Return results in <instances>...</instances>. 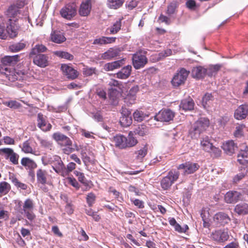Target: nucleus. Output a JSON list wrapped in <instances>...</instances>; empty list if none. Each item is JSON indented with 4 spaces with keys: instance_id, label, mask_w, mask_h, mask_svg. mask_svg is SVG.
Listing matches in <instances>:
<instances>
[{
    "instance_id": "nucleus-42",
    "label": "nucleus",
    "mask_w": 248,
    "mask_h": 248,
    "mask_svg": "<svg viewBox=\"0 0 248 248\" xmlns=\"http://www.w3.org/2000/svg\"><path fill=\"white\" fill-rule=\"evenodd\" d=\"M54 54L61 58H63L69 61H72L74 58L73 55L66 51H56L54 52Z\"/></svg>"
},
{
    "instance_id": "nucleus-61",
    "label": "nucleus",
    "mask_w": 248,
    "mask_h": 248,
    "mask_svg": "<svg viewBox=\"0 0 248 248\" xmlns=\"http://www.w3.org/2000/svg\"><path fill=\"white\" fill-rule=\"evenodd\" d=\"M81 158L83 162L84 163L85 165H87L88 163H92L93 161L91 160V158L87 155L85 152L81 153Z\"/></svg>"
},
{
    "instance_id": "nucleus-17",
    "label": "nucleus",
    "mask_w": 248,
    "mask_h": 248,
    "mask_svg": "<svg viewBox=\"0 0 248 248\" xmlns=\"http://www.w3.org/2000/svg\"><path fill=\"white\" fill-rule=\"evenodd\" d=\"M248 114V105L243 104L239 106L235 110L234 118L239 120H243L247 117Z\"/></svg>"
},
{
    "instance_id": "nucleus-41",
    "label": "nucleus",
    "mask_w": 248,
    "mask_h": 248,
    "mask_svg": "<svg viewBox=\"0 0 248 248\" xmlns=\"http://www.w3.org/2000/svg\"><path fill=\"white\" fill-rule=\"evenodd\" d=\"M20 14V10L15 5H10L6 11V15L9 17H15Z\"/></svg>"
},
{
    "instance_id": "nucleus-36",
    "label": "nucleus",
    "mask_w": 248,
    "mask_h": 248,
    "mask_svg": "<svg viewBox=\"0 0 248 248\" xmlns=\"http://www.w3.org/2000/svg\"><path fill=\"white\" fill-rule=\"evenodd\" d=\"M235 211L239 215H245L248 213V204L242 203L237 204L234 209Z\"/></svg>"
},
{
    "instance_id": "nucleus-64",
    "label": "nucleus",
    "mask_w": 248,
    "mask_h": 248,
    "mask_svg": "<svg viewBox=\"0 0 248 248\" xmlns=\"http://www.w3.org/2000/svg\"><path fill=\"white\" fill-rule=\"evenodd\" d=\"M64 211L69 215L73 214L74 209L71 203L66 202V204L64 206Z\"/></svg>"
},
{
    "instance_id": "nucleus-31",
    "label": "nucleus",
    "mask_w": 248,
    "mask_h": 248,
    "mask_svg": "<svg viewBox=\"0 0 248 248\" xmlns=\"http://www.w3.org/2000/svg\"><path fill=\"white\" fill-rule=\"evenodd\" d=\"M237 161L240 164H246L248 163V147L245 146L244 149H241L240 153L237 155Z\"/></svg>"
},
{
    "instance_id": "nucleus-24",
    "label": "nucleus",
    "mask_w": 248,
    "mask_h": 248,
    "mask_svg": "<svg viewBox=\"0 0 248 248\" xmlns=\"http://www.w3.org/2000/svg\"><path fill=\"white\" fill-rule=\"evenodd\" d=\"M212 238L218 242H223L228 240L229 236L226 232L221 230H218L213 232L212 234Z\"/></svg>"
},
{
    "instance_id": "nucleus-53",
    "label": "nucleus",
    "mask_w": 248,
    "mask_h": 248,
    "mask_svg": "<svg viewBox=\"0 0 248 248\" xmlns=\"http://www.w3.org/2000/svg\"><path fill=\"white\" fill-rule=\"evenodd\" d=\"M220 68V66L217 64L212 66L207 69V75L209 77H212L214 75L216 74Z\"/></svg>"
},
{
    "instance_id": "nucleus-39",
    "label": "nucleus",
    "mask_w": 248,
    "mask_h": 248,
    "mask_svg": "<svg viewBox=\"0 0 248 248\" xmlns=\"http://www.w3.org/2000/svg\"><path fill=\"white\" fill-rule=\"evenodd\" d=\"M201 144L203 149L206 152L211 151V148L212 147V143L210 141V139L208 136H205L202 139L201 141Z\"/></svg>"
},
{
    "instance_id": "nucleus-20",
    "label": "nucleus",
    "mask_w": 248,
    "mask_h": 248,
    "mask_svg": "<svg viewBox=\"0 0 248 248\" xmlns=\"http://www.w3.org/2000/svg\"><path fill=\"white\" fill-rule=\"evenodd\" d=\"M225 202H238L242 200V195L238 191H229L224 195Z\"/></svg>"
},
{
    "instance_id": "nucleus-28",
    "label": "nucleus",
    "mask_w": 248,
    "mask_h": 248,
    "mask_svg": "<svg viewBox=\"0 0 248 248\" xmlns=\"http://www.w3.org/2000/svg\"><path fill=\"white\" fill-rule=\"evenodd\" d=\"M47 172L41 169H39L36 172L37 182L38 184L45 185L47 183Z\"/></svg>"
},
{
    "instance_id": "nucleus-51",
    "label": "nucleus",
    "mask_w": 248,
    "mask_h": 248,
    "mask_svg": "<svg viewBox=\"0 0 248 248\" xmlns=\"http://www.w3.org/2000/svg\"><path fill=\"white\" fill-rule=\"evenodd\" d=\"M192 193V188H185L183 192V201L187 202L189 201L191 199V195Z\"/></svg>"
},
{
    "instance_id": "nucleus-33",
    "label": "nucleus",
    "mask_w": 248,
    "mask_h": 248,
    "mask_svg": "<svg viewBox=\"0 0 248 248\" xmlns=\"http://www.w3.org/2000/svg\"><path fill=\"white\" fill-rule=\"evenodd\" d=\"M149 127L144 124H141L136 127L133 131L135 135L144 136L148 133Z\"/></svg>"
},
{
    "instance_id": "nucleus-10",
    "label": "nucleus",
    "mask_w": 248,
    "mask_h": 248,
    "mask_svg": "<svg viewBox=\"0 0 248 248\" xmlns=\"http://www.w3.org/2000/svg\"><path fill=\"white\" fill-rule=\"evenodd\" d=\"M133 65L136 69L143 67L147 63L148 60L145 55L134 54L132 57Z\"/></svg>"
},
{
    "instance_id": "nucleus-58",
    "label": "nucleus",
    "mask_w": 248,
    "mask_h": 248,
    "mask_svg": "<svg viewBox=\"0 0 248 248\" xmlns=\"http://www.w3.org/2000/svg\"><path fill=\"white\" fill-rule=\"evenodd\" d=\"M19 157V155L16 153H15L14 151L11 154L10 157L9 158V160L14 165H17L18 164V159Z\"/></svg>"
},
{
    "instance_id": "nucleus-62",
    "label": "nucleus",
    "mask_w": 248,
    "mask_h": 248,
    "mask_svg": "<svg viewBox=\"0 0 248 248\" xmlns=\"http://www.w3.org/2000/svg\"><path fill=\"white\" fill-rule=\"evenodd\" d=\"M223 248H240L239 242L235 240L234 241L228 244Z\"/></svg>"
},
{
    "instance_id": "nucleus-12",
    "label": "nucleus",
    "mask_w": 248,
    "mask_h": 248,
    "mask_svg": "<svg viewBox=\"0 0 248 248\" xmlns=\"http://www.w3.org/2000/svg\"><path fill=\"white\" fill-rule=\"evenodd\" d=\"M52 137L61 146L72 145V141L70 138L60 132L54 133Z\"/></svg>"
},
{
    "instance_id": "nucleus-57",
    "label": "nucleus",
    "mask_w": 248,
    "mask_h": 248,
    "mask_svg": "<svg viewBox=\"0 0 248 248\" xmlns=\"http://www.w3.org/2000/svg\"><path fill=\"white\" fill-rule=\"evenodd\" d=\"M211 153V155L213 157H218L221 155V151L218 148L213 145L211 148V151L209 152Z\"/></svg>"
},
{
    "instance_id": "nucleus-4",
    "label": "nucleus",
    "mask_w": 248,
    "mask_h": 248,
    "mask_svg": "<svg viewBox=\"0 0 248 248\" xmlns=\"http://www.w3.org/2000/svg\"><path fill=\"white\" fill-rule=\"evenodd\" d=\"M189 72L184 68H182L180 70L174 75L171 79V83L172 86L174 88H177L182 85H184L189 75Z\"/></svg>"
},
{
    "instance_id": "nucleus-14",
    "label": "nucleus",
    "mask_w": 248,
    "mask_h": 248,
    "mask_svg": "<svg viewBox=\"0 0 248 248\" xmlns=\"http://www.w3.org/2000/svg\"><path fill=\"white\" fill-rule=\"evenodd\" d=\"M122 116L120 118V124L123 127H127L132 123L131 112L126 108H122Z\"/></svg>"
},
{
    "instance_id": "nucleus-26",
    "label": "nucleus",
    "mask_w": 248,
    "mask_h": 248,
    "mask_svg": "<svg viewBox=\"0 0 248 248\" xmlns=\"http://www.w3.org/2000/svg\"><path fill=\"white\" fill-rule=\"evenodd\" d=\"M20 60V55L5 56L1 60V62L4 65H14Z\"/></svg>"
},
{
    "instance_id": "nucleus-49",
    "label": "nucleus",
    "mask_w": 248,
    "mask_h": 248,
    "mask_svg": "<svg viewBox=\"0 0 248 248\" xmlns=\"http://www.w3.org/2000/svg\"><path fill=\"white\" fill-rule=\"evenodd\" d=\"M96 70L95 68L86 66L83 68L82 72L85 77H89L96 74Z\"/></svg>"
},
{
    "instance_id": "nucleus-2",
    "label": "nucleus",
    "mask_w": 248,
    "mask_h": 248,
    "mask_svg": "<svg viewBox=\"0 0 248 248\" xmlns=\"http://www.w3.org/2000/svg\"><path fill=\"white\" fill-rule=\"evenodd\" d=\"M134 133L130 131L127 137L122 135H117L114 137L115 146L120 149H125L135 146L138 143L137 140L133 137Z\"/></svg>"
},
{
    "instance_id": "nucleus-21",
    "label": "nucleus",
    "mask_w": 248,
    "mask_h": 248,
    "mask_svg": "<svg viewBox=\"0 0 248 248\" xmlns=\"http://www.w3.org/2000/svg\"><path fill=\"white\" fill-rule=\"evenodd\" d=\"M9 22L6 29L7 35H9L11 38L15 37L18 34V26L16 23V21L13 22L11 19H9Z\"/></svg>"
},
{
    "instance_id": "nucleus-34",
    "label": "nucleus",
    "mask_w": 248,
    "mask_h": 248,
    "mask_svg": "<svg viewBox=\"0 0 248 248\" xmlns=\"http://www.w3.org/2000/svg\"><path fill=\"white\" fill-rule=\"evenodd\" d=\"M21 164L24 167H28V169H35L37 167V164L33 160L26 157L21 159Z\"/></svg>"
},
{
    "instance_id": "nucleus-50",
    "label": "nucleus",
    "mask_w": 248,
    "mask_h": 248,
    "mask_svg": "<svg viewBox=\"0 0 248 248\" xmlns=\"http://www.w3.org/2000/svg\"><path fill=\"white\" fill-rule=\"evenodd\" d=\"M14 150L10 148H3L0 149V155H4L6 159H9Z\"/></svg>"
},
{
    "instance_id": "nucleus-59",
    "label": "nucleus",
    "mask_w": 248,
    "mask_h": 248,
    "mask_svg": "<svg viewBox=\"0 0 248 248\" xmlns=\"http://www.w3.org/2000/svg\"><path fill=\"white\" fill-rule=\"evenodd\" d=\"M67 179L69 184L72 186L77 189H78L79 188L80 186L75 178L73 177H69L67 178Z\"/></svg>"
},
{
    "instance_id": "nucleus-15",
    "label": "nucleus",
    "mask_w": 248,
    "mask_h": 248,
    "mask_svg": "<svg viewBox=\"0 0 248 248\" xmlns=\"http://www.w3.org/2000/svg\"><path fill=\"white\" fill-rule=\"evenodd\" d=\"M121 50L118 47L109 48L107 51L101 55V59L106 60H111L118 56Z\"/></svg>"
},
{
    "instance_id": "nucleus-47",
    "label": "nucleus",
    "mask_w": 248,
    "mask_h": 248,
    "mask_svg": "<svg viewBox=\"0 0 248 248\" xmlns=\"http://www.w3.org/2000/svg\"><path fill=\"white\" fill-rule=\"evenodd\" d=\"M133 116L134 120L139 122L142 121L145 119L146 117L148 116L142 111L138 110H137L134 112Z\"/></svg>"
},
{
    "instance_id": "nucleus-56",
    "label": "nucleus",
    "mask_w": 248,
    "mask_h": 248,
    "mask_svg": "<svg viewBox=\"0 0 248 248\" xmlns=\"http://www.w3.org/2000/svg\"><path fill=\"white\" fill-rule=\"evenodd\" d=\"M76 167V165L74 162H70L69 163L66 167H64V170H65V174H64V177L67 176L69 175V173L72 171Z\"/></svg>"
},
{
    "instance_id": "nucleus-9",
    "label": "nucleus",
    "mask_w": 248,
    "mask_h": 248,
    "mask_svg": "<svg viewBox=\"0 0 248 248\" xmlns=\"http://www.w3.org/2000/svg\"><path fill=\"white\" fill-rule=\"evenodd\" d=\"M61 69L63 74L65 75L67 78L70 79H75L77 78L79 73L72 66L66 64H62L61 66Z\"/></svg>"
},
{
    "instance_id": "nucleus-23",
    "label": "nucleus",
    "mask_w": 248,
    "mask_h": 248,
    "mask_svg": "<svg viewBox=\"0 0 248 248\" xmlns=\"http://www.w3.org/2000/svg\"><path fill=\"white\" fill-rule=\"evenodd\" d=\"M48 50L47 48L42 44L35 45L31 50L29 57L32 58L34 56L43 54Z\"/></svg>"
},
{
    "instance_id": "nucleus-54",
    "label": "nucleus",
    "mask_w": 248,
    "mask_h": 248,
    "mask_svg": "<svg viewBox=\"0 0 248 248\" xmlns=\"http://www.w3.org/2000/svg\"><path fill=\"white\" fill-rule=\"evenodd\" d=\"M92 118L97 122H102L104 121V117L101 111H97L92 113Z\"/></svg>"
},
{
    "instance_id": "nucleus-60",
    "label": "nucleus",
    "mask_w": 248,
    "mask_h": 248,
    "mask_svg": "<svg viewBox=\"0 0 248 248\" xmlns=\"http://www.w3.org/2000/svg\"><path fill=\"white\" fill-rule=\"evenodd\" d=\"M175 231L180 233H185L188 230V227L186 225L184 227H182L180 225L177 223L174 227Z\"/></svg>"
},
{
    "instance_id": "nucleus-1",
    "label": "nucleus",
    "mask_w": 248,
    "mask_h": 248,
    "mask_svg": "<svg viewBox=\"0 0 248 248\" xmlns=\"http://www.w3.org/2000/svg\"><path fill=\"white\" fill-rule=\"evenodd\" d=\"M210 122L206 118H200L196 121L189 129V136L193 139H198L201 134L209 127Z\"/></svg>"
},
{
    "instance_id": "nucleus-7",
    "label": "nucleus",
    "mask_w": 248,
    "mask_h": 248,
    "mask_svg": "<svg viewBox=\"0 0 248 248\" xmlns=\"http://www.w3.org/2000/svg\"><path fill=\"white\" fill-rule=\"evenodd\" d=\"M199 168L200 166L198 164L187 161L184 163L180 164L177 167V169L183 170L184 174L188 175L194 173L199 169Z\"/></svg>"
},
{
    "instance_id": "nucleus-40",
    "label": "nucleus",
    "mask_w": 248,
    "mask_h": 248,
    "mask_svg": "<svg viewBox=\"0 0 248 248\" xmlns=\"http://www.w3.org/2000/svg\"><path fill=\"white\" fill-rule=\"evenodd\" d=\"M11 189L10 185L6 182L0 183V197L7 194Z\"/></svg>"
},
{
    "instance_id": "nucleus-27",
    "label": "nucleus",
    "mask_w": 248,
    "mask_h": 248,
    "mask_svg": "<svg viewBox=\"0 0 248 248\" xmlns=\"http://www.w3.org/2000/svg\"><path fill=\"white\" fill-rule=\"evenodd\" d=\"M92 8L91 0H86L82 2L79 10V14L81 16H88L91 12Z\"/></svg>"
},
{
    "instance_id": "nucleus-16",
    "label": "nucleus",
    "mask_w": 248,
    "mask_h": 248,
    "mask_svg": "<svg viewBox=\"0 0 248 248\" xmlns=\"http://www.w3.org/2000/svg\"><path fill=\"white\" fill-rule=\"evenodd\" d=\"M213 220L217 224L224 226L231 221V218L229 216L223 212H218L215 214Z\"/></svg>"
},
{
    "instance_id": "nucleus-25",
    "label": "nucleus",
    "mask_w": 248,
    "mask_h": 248,
    "mask_svg": "<svg viewBox=\"0 0 248 248\" xmlns=\"http://www.w3.org/2000/svg\"><path fill=\"white\" fill-rule=\"evenodd\" d=\"M207 69L202 66L193 67L191 74L193 78L197 79H202L207 75Z\"/></svg>"
},
{
    "instance_id": "nucleus-22",
    "label": "nucleus",
    "mask_w": 248,
    "mask_h": 248,
    "mask_svg": "<svg viewBox=\"0 0 248 248\" xmlns=\"http://www.w3.org/2000/svg\"><path fill=\"white\" fill-rule=\"evenodd\" d=\"M55 161L56 162L52 166L53 169L56 173L64 177V174H65V170H64L65 166L61 160V158L59 156H56Z\"/></svg>"
},
{
    "instance_id": "nucleus-30",
    "label": "nucleus",
    "mask_w": 248,
    "mask_h": 248,
    "mask_svg": "<svg viewBox=\"0 0 248 248\" xmlns=\"http://www.w3.org/2000/svg\"><path fill=\"white\" fill-rule=\"evenodd\" d=\"M194 101L190 98L183 99L180 104V108L185 111L191 110L194 109Z\"/></svg>"
},
{
    "instance_id": "nucleus-32",
    "label": "nucleus",
    "mask_w": 248,
    "mask_h": 248,
    "mask_svg": "<svg viewBox=\"0 0 248 248\" xmlns=\"http://www.w3.org/2000/svg\"><path fill=\"white\" fill-rule=\"evenodd\" d=\"M222 149L226 154L232 155L234 153L236 146L232 140L227 141L222 145Z\"/></svg>"
},
{
    "instance_id": "nucleus-63",
    "label": "nucleus",
    "mask_w": 248,
    "mask_h": 248,
    "mask_svg": "<svg viewBox=\"0 0 248 248\" xmlns=\"http://www.w3.org/2000/svg\"><path fill=\"white\" fill-rule=\"evenodd\" d=\"M186 5L187 8L191 10H195L196 8V3L194 0H188L186 1Z\"/></svg>"
},
{
    "instance_id": "nucleus-18",
    "label": "nucleus",
    "mask_w": 248,
    "mask_h": 248,
    "mask_svg": "<svg viewBox=\"0 0 248 248\" xmlns=\"http://www.w3.org/2000/svg\"><path fill=\"white\" fill-rule=\"evenodd\" d=\"M64 33L60 31L54 30L50 34V40L56 44H61L66 41Z\"/></svg>"
},
{
    "instance_id": "nucleus-3",
    "label": "nucleus",
    "mask_w": 248,
    "mask_h": 248,
    "mask_svg": "<svg viewBox=\"0 0 248 248\" xmlns=\"http://www.w3.org/2000/svg\"><path fill=\"white\" fill-rule=\"evenodd\" d=\"M180 173L178 170H172L166 176L163 177L160 182L161 186L164 190H168L179 178Z\"/></svg>"
},
{
    "instance_id": "nucleus-11",
    "label": "nucleus",
    "mask_w": 248,
    "mask_h": 248,
    "mask_svg": "<svg viewBox=\"0 0 248 248\" xmlns=\"http://www.w3.org/2000/svg\"><path fill=\"white\" fill-rule=\"evenodd\" d=\"M45 116L42 113L37 114V126L44 132L49 131L52 128V125L48 123Z\"/></svg>"
},
{
    "instance_id": "nucleus-52",
    "label": "nucleus",
    "mask_w": 248,
    "mask_h": 248,
    "mask_svg": "<svg viewBox=\"0 0 248 248\" xmlns=\"http://www.w3.org/2000/svg\"><path fill=\"white\" fill-rule=\"evenodd\" d=\"M38 140L41 147H44L46 149L51 150L53 147V144L50 141H49L47 140L43 139L41 138H39Z\"/></svg>"
},
{
    "instance_id": "nucleus-38",
    "label": "nucleus",
    "mask_w": 248,
    "mask_h": 248,
    "mask_svg": "<svg viewBox=\"0 0 248 248\" xmlns=\"http://www.w3.org/2000/svg\"><path fill=\"white\" fill-rule=\"evenodd\" d=\"M139 91V88L138 86H134L131 88L129 91L128 93L127 94V96L125 99L126 100L128 99H130L131 102L130 103L132 104L134 103V101L136 99V94Z\"/></svg>"
},
{
    "instance_id": "nucleus-5",
    "label": "nucleus",
    "mask_w": 248,
    "mask_h": 248,
    "mask_svg": "<svg viewBox=\"0 0 248 248\" xmlns=\"http://www.w3.org/2000/svg\"><path fill=\"white\" fill-rule=\"evenodd\" d=\"M77 12L76 5L72 3L67 4L62 7L60 11V14L62 17L70 20L76 16Z\"/></svg>"
},
{
    "instance_id": "nucleus-46",
    "label": "nucleus",
    "mask_w": 248,
    "mask_h": 248,
    "mask_svg": "<svg viewBox=\"0 0 248 248\" xmlns=\"http://www.w3.org/2000/svg\"><path fill=\"white\" fill-rule=\"evenodd\" d=\"M213 98L211 93H206L204 94L202 99V104L204 108L209 107V105L213 101Z\"/></svg>"
},
{
    "instance_id": "nucleus-6",
    "label": "nucleus",
    "mask_w": 248,
    "mask_h": 248,
    "mask_svg": "<svg viewBox=\"0 0 248 248\" xmlns=\"http://www.w3.org/2000/svg\"><path fill=\"white\" fill-rule=\"evenodd\" d=\"M175 113L169 108L162 109L155 116V119L161 122H170L172 121Z\"/></svg>"
},
{
    "instance_id": "nucleus-19",
    "label": "nucleus",
    "mask_w": 248,
    "mask_h": 248,
    "mask_svg": "<svg viewBox=\"0 0 248 248\" xmlns=\"http://www.w3.org/2000/svg\"><path fill=\"white\" fill-rule=\"evenodd\" d=\"M124 62L125 59H122L118 61L107 63L104 65V69L106 71H113L120 68L124 64Z\"/></svg>"
},
{
    "instance_id": "nucleus-44",
    "label": "nucleus",
    "mask_w": 248,
    "mask_h": 248,
    "mask_svg": "<svg viewBox=\"0 0 248 248\" xmlns=\"http://www.w3.org/2000/svg\"><path fill=\"white\" fill-rule=\"evenodd\" d=\"M124 0H108V6L112 9H117L122 6Z\"/></svg>"
},
{
    "instance_id": "nucleus-48",
    "label": "nucleus",
    "mask_w": 248,
    "mask_h": 248,
    "mask_svg": "<svg viewBox=\"0 0 248 248\" xmlns=\"http://www.w3.org/2000/svg\"><path fill=\"white\" fill-rule=\"evenodd\" d=\"M3 104L12 109H18L21 107V105L20 103L16 101V100H11L9 101H5L3 103Z\"/></svg>"
},
{
    "instance_id": "nucleus-29",
    "label": "nucleus",
    "mask_w": 248,
    "mask_h": 248,
    "mask_svg": "<svg viewBox=\"0 0 248 248\" xmlns=\"http://www.w3.org/2000/svg\"><path fill=\"white\" fill-rule=\"evenodd\" d=\"M132 70V66L127 65L124 66L120 71L116 74V78L122 79L127 78L130 75Z\"/></svg>"
},
{
    "instance_id": "nucleus-13",
    "label": "nucleus",
    "mask_w": 248,
    "mask_h": 248,
    "mask_svg": "<svg viewBox=\"0 0 248 248\" xmlns=\"http://www.w3.org/2000/svg\"><path fill=\"white\" fill-rule=\"evenodd\" d=\"M32 58L33 62L40 67L45 68L49 65V57L46 54L37 55L34 56Z\"/></svg>"
},
{
    "instance_id": "nucleus-45",
    "label": "nucleus",
    "mask_w": 248,
    "mask_h": 248,
    "mask_svg": "<svg viewBox=\"0 0 248 248\" xmlns=\"http://www.w3.org/2000/svg\"><path fill=\"white\" fill-rule=\"evenodd\" d=\"M22 152L26 154H33V149L31 146L30 140H27L24 141L22 147L20 146Z\"/></svg>"
},
{
    "instance_id": "nucleus-8",
    "label": "nucleus",
    "mask_w": 248,
    "mask_h": 248,
    "mask_svg": "<svg viewBox=\"0 0 248 248\" xmlns=\"http://www.w3.org/2000/svg\"><path fill=\"white\" fill-rule=\"evenodd\" d=\"M110 87L109 88V96L110 99L114 100L119 93V91L115 87L122 90L123 86L122 83L115 79H111L108 83Z\"/></svg>"
},
{
    "instance_id": "nucleus-55",
    "label": "nucleus",
    "mask_w": 248,
    "mask_h": 248,
    "mask_svg": "<svg viewBox=\"0 0 248 248\" xmlns=\"http://www.w3.org/2000/svg\"><path fill=\"white\" fill-rule=\"evenodd\" d=\"M74 174L78 177V181L83 184H87V180L85 177L84 174L82 172H80L78 170L74 171Z\"/></svg>"
},
{
    "instance_id": "nucleus-37",
    "label": "nucleus",
    "mask_w": 248,
    "mask_h": 248,
    "mask_svg": "<svg viewBox=\"0 0 248 248\" xmlns=\"http://www.w3.org/2000/svg\"><path fill=\"white\" fill-rule=\"evenodd\" d=\"M26 46V44L22 41L15 43L9 46V49L13 52H16L23 50Z\"/></svg>"
},
{
    "instance_id": "nucleus-35",
    "label": "nucleus",
    "mask_w": 248,
    "mask_h": 248,
    "mask_svg": "<svg viewBox=\"0 0 248 248\" xmlns=\"http://www.w3.org/2000/svg\"><path fill=\"white\" fill-rule=\"evenodd\" d=\"M122 20V19H119L117 20L111 27L108 28L107 31H109L110 34H116L121 30Z\"/></svg>"
},
{
    "instance_id": "nucleus-43",
    "label": "nucleus",
    "mask_w": 248,
    "mask_h": 248,
    "mask_svg": "<svg viewBox=\"0 0 248 248\" xmlns=\"http://www.w3.org/2000/svg\"><path fill=\"white\" fill-rule=\"evenodd\" d=\"M148 149V144H145L143 147L135 152L137 155L136 158L138 160H141L147 154Z\"/></svg>"
}]
</instances>
